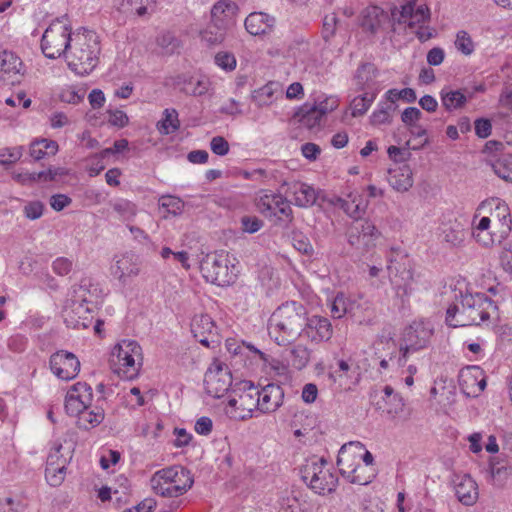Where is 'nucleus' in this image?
I'll use <instances>...</instances> for the list:
<instances>
[{"label":"nucleus","mask_w":512,"mask_h":512,"mask_svg":"<svg viewBox=\"0 0 512 512\" xmlns=\"http://www.w3.org/2000/svg\"><path fill=\"white\" fill-rule=\"evenodd\" d=\"M307 309L297 301H287L270 316L268 332L278 345L286 346L302 336L306 324Z\"/></svg>","instance_id":"f257e3e1"},{"label":"nucleus","mask_w":512,"mask_h":512,"mask_svg":"<svg viewBox=\"0 0 512 512\" xmlns=\"http://www.w3.org/2000/svg\"><path fill=\"white\" fill-rule=\"evenodd\" d=\"M100 51L99 37L94 31L73 33L66 54L69 68L78 75L89 74L98 64Z\"/></svg>","instance_id":"f03ea898"},{"label":"nucleus","mask_w":512,"mask_h":512,"mask_svg":"<svg viewBox=\"0 0 512 512\" xmlns=\"http://www.w3.org/2000/svg\"><path fill=\"white\" fill-rule=\"evenodd\" d=\"M99 293L100 289L87 278L82 279L80 284L71 287L63 311L67 326L73 328L89 326L83 315L93 312Z\"/></svg>","instance_id":"7ed1b4c3"},{"label":"nucleus","mask_w":512,"mask_h":512,"mask_svg":"<svg viewBox=\"0 0 512 512\" xmlns=\"http://www.w3.org/2000/svg\"><path fill=\"white\" fill-rule=\"evenodd\" d=\"M493 301L484 293H467L461 296V307L450 306L446 311V323L450 327L479 325L490 317Z\"/></svg>","instance_id":"20e7f679"},{"label":"nucleus","mask_w":512,"mask_h":512,"mask_svg":"<svg viewBox=\"0 0 512 512\" xmlns=\"http://www.w3.org/2000/svg\"><path fill=\"white\" fill-rule=\"evenodd\" d=\"M193 483L190 471L179 465L158 470L150 479L152 490L162 497H179L186 493Z\"/></svg>","instance_id":"39448f33"},{"label":"nucleus","mask_w":512,"mask_h":512,"mask_svg":"<svg viewBox=\"0 0 512 512\" xmlns=\"http://www.w3.org/2000/svg\"><path fill=\"white\" fill-rule=\"evenodd\" d=\"M387 271L397 296H409L413 282L412 263L408 254L400 248H391L387 255Z\"/></svg>","instance_id":"423d86ee"},{"label":"nucleus","mask_w":512,"mask_h":512,"mask_svg":"<svg viewBox=\"0 0 512 512\" xmlns=\"http://www.w3.org/2000/svg\"><path fill=\"white\" fill-rule=\"evenodd\" d=\"M433 332L434 326L431 321H414L403 332L400 345L401 355L399 357L391 356L390 361L396 360L399 367L404 366L409 353L419 351L429 345Z\"/></svg>","instance_id":"0eeeda50"},{"label":"nucleus","mask_w":512,"mask_h":512,"mask_svg":"<svg viewBox=\"0 0 512 512\" xmlns=\"http://www.w3.org/2000/svg\"><path fill=\"white\" fill-rule=\"evenodd\" d=\"M200 270L206 281L218 286H228L234 283L238 273L228 255L223 253L206 255L201 261Z\"/></svg>","instance_id":"6e6552de"},{"label":"nucleus","mask_w":512,"mask_h":512,"mask_svg":"<svg viewBox=\"0 0 512 512\" xmlns=\"http://www.w3.org/2000/svg\"><path fill=\"white\" fill-rule=\"evenodd\" d=\"M72 37L70 26L58 18L49 25L42 36V52L50 59L66 56Z\"/></svg>","instance_id":"1a4fd4ad"},{"label":"nucleus","mask_w":512,"mask_h":512,"mask_svg":"<svg viewBox=\"0 0 512 512\" xmlns=\"http://www.w3.org/2000/svg\"><path fill=\"white\" fill-rule=\"evenodd\" d=\"M326 464L327 461L320 458L308 462L300 470L301 479L319 495L332 493L338 485L337 476L325 468Z\"/></svg>","instance_id":"9d476101"},{"label":"nucleus","mask_w":512,"mask_h":512,"mask_svg":"<svg viewBox=\"0 0 512 512\" xmlns=\"http://www.w3.org/2000/svg\"><path fill=\"white\" fill-rule=\"evenodd\" d=\"M355 447L359 450L363 449V445L360 442H350L344 444L338 453L337 466L341 475L350 483L358 485H367L374 478V471L371 467L363 466L361 464H354L355 458L351 449Z\"/></svg>","instance_id":"9b49d317"},{"label":"nucleus","mask_w":512,"mask_h":512,"mask_svg":"<svg viewBox=\"0 0 512 512\" xmlns=\"http://www.w3.org/2000/svg\"><path fill=\"white\" fill-rule=\"evenodd\" d=\"M239 393L228 400L229 407L234 409L233 418L247 420L255 410H259V389L250 381H243L238 388Z\"/></svg>","instance_id":"f8f14e48"},{"label":"nucleus","mask_w":512,"mask_h":512,"mask_svg":"<svg viewBox=\"0 0 512 512\" xmlns=\"http://www.w3.org/2000/svg\"><path fill=\"white\" fill-rule=\"evenodd\" d=\"M204 384L210 396L222 397L232 385V375L228 366L219 361L213 362L205 373Z\"/></svg>","instance_id":"ddd939ff"},{"label":"nucleus","mask_w":512,"mask_h":512,"mask_svg":"<svg viewBox=\"0 0 512 512\" xmlns=\"http://www.w3.org/2000/svg\"><path fill=\"white\" fill-rule=\"evenodd\" d=\"M52 373L59 379L69 381L74 379L80 371V361L71 352L59 350L49 359Z\"/></svg>","instance_id":"4468645a"},{"label":"nucleus","mask_w":512,"mask_h":512,"mask_svg":"<svg viewBox=\"0 0 512 512\" xmlns=\"http://www.w3.org/2000/svg\"><path fill=\"white\" fill-rule=\"evenodd\" d=\"M92 388L85 382H77L67 392L65 397V410L70 416H79L92 404Z\"/></svg>","instance_id":"2eb2a0df"},{"label":"nucleus","mask_w":512,"mask_h":512,"mask_svg":"<svg viewBox=\"0 0 512 512\" xmlns=\"http://www.w3.org/2000/svg\"><path fill=\"white\" fill-rule=\"evenodd\" d=\"M257 207L265 217H276L278 220H292L290 202L280 194H264L260 197Z\"/></svg>","instance_id":"dca6fc26"},{"label":"nucleus","mask_w":512,"mask_h":512,"mask_svg":"<svg viewBox=\"0 0 512 512\" xmlns=\"http://www.w3.org/2000/svg\"><path fill=\"white\" fill-rule=\"evenodd\" d=\"M283 185L288 186L286 194L293 198V203L298 207H311L315 205L319 199L323 202L329 200V198L324 195L323 191L316 190L314 187L304 182L294 181L284 183Z\"/></svg>","instance_id":"f3484780"},{"label":"nucleus","mask_w":512,"mask_h":512,"mask_svg":"<svg viewBox=\"0 0 512 512\" xmlns=\"http://www.w3.org/2000/svg\"><path fill=\"white\" fill-rule=\"evenodd\" d=\"M191 332L194 338L205 347L218 343L216 324L208 314L200 313L193 317Z\"/></svg>","instance_id":"a211bd4d"},{"label":"nucleus","mask_w":512,"mask_h":512,"mask_svg":"<svg viewBox=\"0 0 512 512\" xmlns=\"http://www.w3.org/2000/svg\"><path fill=\"white\" fill-rule=\"evenodd\" d=\"M327 202L341 208L349 217L356 220L362 217L367 208V201L357 190L348 192L346 198L333 196Z\"/></svg>","instance_id":"6ab92c4d"},{"label":"nucleus","mask_w":512,"mask_h":512,"mask_svg":"<svg viewBox=\"0 0 512 512\" xmlns=\"http://www.w3.org/2000/svg\"><path fill=\"white\" fill-rule=\"evenodd\" d=\"M380 232L376 226L365 220L360 224V227L355 226L349 233L348 242L350 245L357 248L368 250L375 245V240L379 237Z\"/></svg>","instance_id":"aec40b11"},{"label":"nucleus","mask_w":512,"mask_h":512,"mask_svg":"<svg viewBox=\"0 0 512 512\" xmlns=\"http://www.w3.org/2000/svg\"><path fill=\"white\" fill-rule=\"evenodd\" d=\"M332 325L327 318L306 315V324L302 333L303 338L312 342L328 341L332 337Z\"/></svg>","instance_id":"412c9836"},{"label":"nucleus","mask_w":512,"mask_h":512,"mask_svg":"<svg viewBox=\"0 0 512 512\" xmlns=\"http://www.w3.org/2000/svg\"><path fill=\"white\" fill-rule=\"evenodd\" d=\"M259 395V411L262 413L275 412L283 404L284 390L278 384L266 385L259 390Z\"/></svg>","instance_id":"4be33fe9"},{"label":"nucleus","mask_w":512,"mask_h":512,"mask_svg":"<svg viewBox=\"0 0 512 512\" xmlns=\"http://www.w3.org/2000/svg\"><path fill=\"white\" fill-rule=\"evenodd\" d=\"M137 260L134 254L126 253L122 255L112 267V274L123 285H126L130 279L136 277L140 272Z\"/></svg>","instance_id":"5701e85b"},{"label":"nucleus","mask_w":512,"mask_h":512,"mask_svg":"<svg viewBox=\"0 0 512 512\" xmlns=\"http://www.w3.org/2000/svg\"><path fill=\"white\" fill-rule=\"evenodd\" d=\"M276 20L264 12H252L245 19V28L253 36L265 35L272 32Z\"/></svg>","instance_id":"b1692460"},{"label":"nucleus","mask_w":512,"mask_h":512,"mask_svg":"<svg viewBox=\"0 0 512 512\" xmlns=\"http://www.w3.org/2000/svg\"><path fill=\"white\" fill-rule=\"evenodd\" d=\"M454 483L458 500L464 505H473L478 498V487L472 477L470 475L458 476Z\"/></svg>","instance_id":"393cba45"},{"label":"nucleus","mask_w":512,"mask_h":512,"mask_svg":"<svg viewBox=\"0 0 512 512\" xmlns=\"http://www.w3.org/2000/svg\"><path fill=\"white\" fill-rule=\"evenodd\" d=\"M473 97V92H469L468 89L450 90L443 88L440 91V98L442 106L447 111H453L464 107L469 99Z\"/></svg>","instance_id":"a878e982"},{"label":"nucleus","mask_w":512,"mask_h":512,"mask_svg":"<svg viewBox=\"0 0 512 512\" xmlns=\"http://www.w3.org/2000/svg\"><path fill=\"white\" fill-rule=\"evenodd\" d=\"M142 355L123 358L122 360H110L113 371L119 377L132 380L137 377L141 367Z\"/></svg>","instance_id":"bb28decb"},{"label":"nucleus","mask_w":512,"mask_h":512,"mask_svg":"<svg viewBox=\"0 0 512 512\" xmlns=\"http://www.w3.org/2000/svg\"><path fill=\"white\" fill-rule=\"evenodd\" d=\"M388 182L398 192L408 191L413 185L411 168L408 165H403L389 169Z\"/></svg>","instance_id":"cd10ccee"},{"label":"nucleus","mask_w":512,"mask_h":512,"mask_svg":"<svg viewBox=\"0 0 512 512\" xmlns=\"http://www.w3.org/2000/svg\"><path fill=\"white\" fill-rule=\"evenodd\" d=\"M492 216L497 219V222L495 223V227L498 229L497 240L501 242L503 239L508 237L512 229L510 209L505 203L498 201Z\"/></svg>","instance_id":"c85d7f7f"},{"label":"nucleus","mask_w":512,"mask_h":512,"mask_svg":"<svg viewBox=\"0 0 512 512\" xmlns=\"http://www.w3.org/2000/svg\"><path fill=\"white\" fill-rule=\"evenodd\" d=\"M236 10L237 7L233 2L221 0L211 9V22L228 28Z\"/></svg>","instance_id":"c756f323"},{"label":"nucleus","mask_w":512,"mask_h":512,"mask_svg":"<svg viewBox=\"0 0 512 512\" xmlns=\"http://www.w3.org/2000/svg\"><path fill=\"white\" fill-rule=\"evenodd\" d=\"M377 73L373 64L364 63L362 64L356 72L355 80L358 90L360 91H376L375 88V79Z\"/></svg>","instance_id":"7c9ffc66"},{"label":"nucleus","mask_w":512,"mask_h":512,"mask_svg":"<svg viewBox=\"0 0 512 512\" xmlns=\"http://www.w3.org/2000/svg\"><path fill=\"white\" fill-rule=\"evenodd\" d=\"M64 443L67 444V446L64 447L62 443L55 444L47 457L46 465L67 468V464L72 458L74 446L73 443H67L66 440H64Z\"/></svg>","instance_id":"2f4dec72"},{"label":"nucleus","mask_w":512,"mask_h":512,"mask_svg":"<svg viewBox=\"0 0 512 512\" xmlns=\"http://www.w3.org/2000/svg\"><path fill=\"white\" fill-rule=\"evenodd\" d=\"M21 67V60L13 52L6 50L0 52V78L9 79L19 74Z\"/></svg>","instance_id":"473e14b6"},{"label":"nucleus","mask_w":512,"mask_h":512,"mask_svg":"<svg viewBox=\"0 0 512 512\" xmlns=\"http://www.w3.org/2000/svg\"><path fill=\"white\" fill-rule=\"evenodd\" d=\"M104 410L99 406L85 408L78 416V427L84 430L98 426L104 420Z\"/></svg>","instance_id":"72a5a7b5"},{"label":"nucleus","mask_w":512,"mask_h":512,"mask_svg":"<svg viewBox=\"0 0 512 512\" xmlns=\"http://www.w3.org/2000/svg\"><path fill=\"white\" fill-rule=\"evenodd\" d=\"M441 231L443 240L451 246L461 245L466 236L463 225L457 221L443 224Z\"/></svg>","instance_id":"f704fd0d"},{"label":"nucleus","mask_w":512,"mask_h":512,"mask_svg":"<svg viewBox=\"0 0 512 512\" xmlns=\"http://www.w3.org/2000/svg\"><path fill=\"white\" fill-rule=\"evenodd\" d=\"M387 16L384 12L378 7H369L365 10L361 26L364 30L369 31L371 34H375L378 32L382 21L385 20Z\"/></svg>","instance_id":"c9c22d12"},{"label":"nucleus","mask_w":512,"mask_h":512,"mask_svg":"<svg viewBox=\"0 0 512 512\" xmlns=\"http://www.w3.org/2000/svg\"><path fill=\"white\" fill-rule=\"evenodd\" d=\"M141 347L135 340L124 339L112 350L110 360H122L132 356H141Z\"/></svg>","instance_id":"e433bc0d"},{"label":"nucleus","mask_w":512,"mask_h":512,"mask_svg":"<svg viewBox=\"0 0 512 512\" xmlns=\"http://www.w3.org/2000/svg\"><path fill=\"white\" fill-rule=\"evenodd\" d=\"M312 351L303 344L294 345L289 350V363L297 370H302L310 362Z\"/></svg>","instance_id":"4c0bfd02"},{"label":"nucleus","mask_w":512,"mask_h":512,"mask_svg":"<svg viewBox=\"0 0 512 512\" xmlns=\"http://www.w3.org/2000/svg\"><path fill=\"white\" fill-rule=\"evenodd\" d=\"M227 27L210 22L201 32V39L207 46L221 44L226 36Z\"/></svg>","instance_id":"58836bf2"},{"label":"nucleus","mask_w":512,"mask_h":512,"mask_svg":"<svg viewBox=\"0 0 512 512\" xmlns=\"http://www.w3.org/2000/svg\"><path fill=\"white\" fill-rule=\"evenodd\" d=\"M376 91H366L362 95L355 97L350 103L351 114L353 117L364 115L376 98Z\"/></svg>","instance_id":"ea45409f"},{"label":"nucleus","mask_w":512,"mask_h":512,"mask_svg":"<svg viewBox=\"0 0 512 512\" xmlns=\"http://www.w3.org/2000/svg\"><path fill=\"white\" fill-rule=\"evenodd\" d=\"M297 116L299 117V121L301 122V124L303 126L307 127L308 129H313V128L319 126L321 119L323 117L321 115V111H318L316 109V105L302 106L299 109Z\"/></svg>","instance_id":"a19ab883"},{"label":"nucleus","mask_w":512,"mask_h":512,"mask_svg":"<svg viewBox=\"0 0 512 512\" xmlns=\"http://www.w3.org/2000/svg\"><path fill=\"white\" fill-rule=\"evenodd\" d=\"M180 127L178 112L175 109H165L163 118L157 123L158 131L163 135L176 132Z\"/></svg>","instance_id":"79ce46f5"},{"label":"nucleus","mask_w":512,"mask_h":512,"mask_svg":"<svg viewBox=\"0 0 512 512\" xmlns=\"http://www.w3.org/2000/svg\"><path fill=\"white\" fill-rule=\"evenodd\" d=\"M110 206L122 221H130L137 214V206L127 199H115L110 202Z\"/></svg>","instance_id":"37998d69"},{"label":"nucleus","mask_w":512,"mask_h":512,"mask_svg":"<svg viewBox=\"0 0 512 512\" xmlns=\"http://www.w3.org/2000/svg\"><path fill=\"white\" fill-rule=\"evenodd\" d=\"M482 374V371L478 367H468L462 370L459 375V384L462 391L467 395V391H472L475 388L477 378Z\"/></svg>","instance_id":"c03bdc74"},{"label":"nucleus","mask_w":512,"mask_h":512,"mask_svg":"<svg viewBox=\"0 0 512 512\" xmlns=\"http://www.w3.org/2000/svg\"><path fill=\"white\" fill-rule=\"evenodd\" d=\"M494 173L501 179L512 182V157L504 156L495 160L492 164Z\"/></svg>","instance_id":"a18cd8bd"},{"label":"nucleus","mask_w":512,"mask_h":512,"mask_svg":"<svg viewBox=\"0 0 512 512\" xmlns=\"http://www.w3.org/2000/svg\"><path fill=\"white\" fill-rule=\"evenodd\" d=\"M396 109L391 103L380 102L378 108L371 115V123L380 125L390 122L391 113Z\"/></svg>","instance_id":"49530a36"},{"label":"nucleus","mask_w":512,"mask_h":512,"mask_svg":"<svg viewBox=\"0 0 512 512\" xmlns=\"http://www.w3.org/2000/svg\"><path fill=\"white\" fill-rule=\"evenodd\" d=\"M351 303L343 293H338L331 303V315L342 318L350 309Z\"/></svg>","instance_id":"de8ad7c7"},{"label":"nucleus","mask_w":512,"mask_h":512,"mask_svg":"<svg viewBox=\"0 0 512 512\" xmlns=\"http://www.w3.org/2000/svg\"><path fill=\"white\" fill-rule=\"evenodd\" d=\"M383 401L385 403L383 411L386 412L390 417H395L403 412L404 401L398 393L390 398H383Z\"/></svg>","instance_id":"09e8293b"},{"label":"nucleus","mask_w":512,"mask_h":512,"mask_svg":"<svg viewBox=\"0 0 512 512\" xmlns=\"http://www.w3.org/2000/svg\"><path fill=\"white\" fill-rule=\"evenodd\" d=\"M66 469L55 465H46L45 477L48 483L53 487L59 486L64 481Z\"/></svg>","instance_id":"8fccbe9b"},{"label":"nucleus","mask_w":512,"mask_h":512,"mask_svg":"<svg viewBox=\"0 0 512 512\" xmlns=\"http://www.w3.org/2000/svg\"><path fill=\"white\" fill-rule=\"evenodd\" d=\"M455 46L457 50L464 55H470L474 51V43L470 35L464 30H461L457 33Z\"/></svg>","instance_id":"3c124183"},{"label":"nucleus","mask_w":512,"mask_h":512,"mask_svg":"<svg viewBox=\"0 0 512 512\" xmlns=\"http://www.w3.org/2000/svg\"><path fill=\"white\" fill-rule=\"evenodd\" d=\"M388 156L396 163L406 162L411 157L410 142L406 143V147L389 146L387 149Z\"/></svg>","instance_id":"603ef678"},{"label":"nucleus","mask_w":512,"mask_h":512,"mask_svg":"<svg viewBox=\"0 0 512 512\" xmlns=\"http://www.w3.org/2000/svg\"><path fill=\"white\" fill-rule=\"evenodd\" d=\"M491 474L498 482H503L512 472V466L507 465L503 461L491 462Z\"/></svg>","instance_id":"864d4df0"},{"label":"nucleus","mask_w":512,"mask_h":512,"mask_svg":"<svg viewBox=\"0 0 512 512\" xmlns=\"http://www.w3.org/2000/svg\"><path fill=\"white\" fill-rule=\"evenodd\" d=\"M293 246L295 249H297L299 252L305 255H312L313 254V246L310 243L307 236H305L302 233H294L293 234Z\"/></svg>","instance_id":"5fc2aeb1"},{"label":"nucleus","mask_w":512,"mask_h":512,"mask_svg":"<svg viewBox=\"0 0 512 512\" xmlns=\"http://www.w3.org/2000/svg\"><path fill=\"white\" fill-rule=\"evenodd\" d=\"M22 156V147L5 148L0 150V164L11 165Z\"/></svg>","instance_id":"6e6d98bb"},{"label":"nucleus","mask_w":512,"mask_h":512,"mask_svg":"<svg viewBox=\"0 0 512 512\" xmlns=\"http://www.w3.org/2000/svg\"><path fill=\"white\" fill-rule=\"evenodd\" d=\"M337 17L334 13L328 14L323 19L322 37L325 41H329L335 34Z\"/></svg>","instance_id":"4d7b16f0"},{"label":"nucleus","mask_w":512,"mask_h":512,"mask_svg":"<svg viewBox=\"0 0 512 512\" xmlns=\"http://www.w3.org/2000/svg\"><path fill=\"white\" fill-rule=\"evenodd\" d=\"M108 114V122L112 126H116L118 128H123L129 123V118L127 114L118 109H109L107 111Z\"/></svg>","instance_id":"13d9d810"},{"label":"nucleus","mask_w":512,"mask_h":512,"mask_svg":"<svg viewBox=\"0 0 512 512\" xmlns=\"http://www.w3.org/2000/svg\"><path fill=\"white\" fill-rule=\"evenodd\" d=\"M414 6L415 3L410 1L402 5L400 11H397V9L395 8L394 10H392L393 19L396 20L398 23H405L408 19L412 20Z\"/></svg>","instance_id":"bf43d9fd"},{"label":"nucleus","mask_w":512,"mask_h":512,"mask_svg":"<svg viewBox=\"0 0 512 512\" xmlns=\"http://www.w3.org/2000/svg\"><path fill=\"white\" fill-rule=\"evenodd\" d=\"M215 63L224 70L231 71L236 67V59L233 54L219 52L215 55Z\"/></svg>","instance_id":"052dcab7"},{"label":"nucleus","mask_w":512,"mask_h":512,"mask_svg":"<svg viewBox=\"0 0 512 512\" xmlns=\"http://www.w3.org/2000/svg\"><path fill=\"white\" fill-rule=\"evenodd\" d=\"M73 263L70 259L59 257L52 263L53 271L59 276H65L72 270Z\"/></svg>","instance_id":"680f3d73"},{"label":"nucleus","mask_w":512,"mask_h":512,"mask_svg":"<svg viewBox=\"0 0 512 512\" xmlns=\"http://www.w3.org/2000/svg\"><path fill=\"white\" fill-rule=\"evenodd\" d=\"M242 229L247 233H256L263 227V221L253 216H244L241 218Z\"/></svg>","instance_id":"e2e57ef3"},{"label":"nucleus","mask_w":512,"mask_h":512,"mask_svg":"<svg viewBox=\"0 0 512 512\" xmlns=\"http://www.w3.org/2000/svg\"><path fill=\"white\" fill-rule=\"evenodd\" d=\"M27 343V338L22 334L12 335L7 341L8 348L16 353L23 352L27 347Z\"/></svg>","instance_id":"0e129e2a"},{"label":"nucleus","mask_w":512,"mask_h":512,"mask_svg":"<svg viewBox=\"0 0 512 512\" xmlns=\"http://www.w3.org/2000/svg\"><path fill=\"white\" fill-rule=\"evenodd\" d=\"M212 152L219 156H224L229 152V143L222 136H215L210 142Z\"/></svg>","instance_id":"69168bd1"},{"label":"nucleus","mask_w":512,"mask_h":512,"mask_svg":"<svg viewBox=\"0 0 512 512\" xmlns=\"http://www.w3.org/2000/svg\"><path fill=\"white\" fill-rule=\"evenodd\" d=\"M422 116V112L416 107H408L401 114V120L407 126H414Z\"/></svg>","instance_id":"338daca9"},{"label":"nucleus","mask_w":512,"mask_h":512,"mask_svg":"<svg viewBox=\"0 0 512 512\" xmlns=\"http://www.w3.org/2000/svg\"><path fill=\"white\" fill-rule=\"evenodd\" d=\"M44 205L40 201L28 203L24 208V213L31 220L38 219L43 214Z\"/></svg>","instance_id":"774afa93"}]
</instances>
